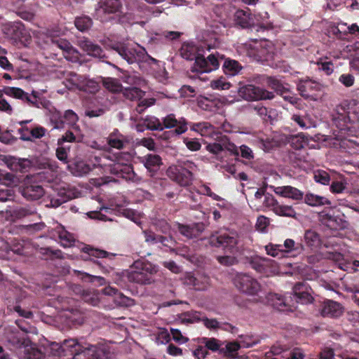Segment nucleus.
I'll return each mask as SVG.
<instances>
[{
  "label": "nucleus",
  "mask_w": 359,
  "mask_h": 359,
  "mask_svg": "<svg viewBox=\"0 0 359 359\" xmlns=\"http://www.w3.org/2000/svg\"><path fill=\"white\" fill-rule=\"evenodd\" d=\"M180 55L187 60H195L191 67L193 72H210L219 68L218 58L215 54H210L206 58L200 53L197 46L184 42L180 49Z\"/></svg>",
  "instance_id": "1"
},
{
  "label": "nucleus",
  "mask_w": 359,
  "mask_h": 359,
  "mask_svg": "<svg viewBox=\"0 0 359 359\" xmlns=\"http://www.w3.org/2000/svg\"><path fill=\"white\" fill-rule=\"evenodd\" d=\"M59 355H72V359H100V349L77 339L64 340L60 344H55Z\"/></svg>",
  "instance_id": "2"
},
{
  "label": "nucleus",
  "mask_w": 359,
  "mask_h": 359,
  "mask_svg": "<svg viewBox=\"0 0 359 359\" xmlns=\"http://www.w3.org/2000/svg\"><path fill=\"white\" fill-rule=\"evenodd\" d=\"M94 167H100L104 172L109 173L126 180L136 181L137 175L131 164L122 163L108 155L95 158Z\"/></svg>",
  "instance_id": "3"
},
{
  "label": "nucleus",
  "mask_w": 359,
  "mask_h": 359,
  "mask_svg": "<svg viewBox=\"0 0 359 359\" xmlns=\"http://www.w3.org/2000/svg\"><path fill=\"white\" fill-rule=\"evenodd\" d=\"M208 243L224 254L236 255L240 252V236L236 231H215L208 238Z\"/></svg>",
  "instance_id": "4"
},
{
  "label": "nucleus",
  "mask_w": 359,
  "mask_h": 359,
  "mask_svg": "<svg viewBox=\"0 0 359 359\" xmlns=\"http://www.w3.org/2000/svg\"><path fill=\"white\" fill-rule=\"evenodd\" d=\"M133 270L128 273L130 282L141 285H149L154 282V275L158 270L156 266L149 262L136 261L133 265Z\"/></svg>",
  "instance_id": "5"
},
{
  "label": "nucleus",
  "mask_w": 359,
  "mask_h": 359,
  "mask_svg": "<svg viewBox=\"0 0 359 359\" xmlns=\"http://www.w3.org/2000/svg\"><path fill=\"white\" fill-rule=\"evenodd\" d=\"M245 46L247 55L257 62H267L273 58L274 46L269 40H256Z\"/></svg>",
  "instance_id": "6"
},
{
  "label": "nucleus",
  "mask_w": 359,
  "mask_h": 359,
  "mask_svg": "<svg viewBox=\"0 0 359 359\" xmlns=\"http://www.w3.org/2000/svg\"><path fill=\"white\" fill-rule=\"evenodd\" d=\"M238 94L243 99L248 101L272 100L275 97L273 92L252 84L240 87Z\"/></svg>",
  "instance_id": "7"
},
{
  "label": "nucleus",
  "mask_w": 359,
  "mask_h": 359,
  "mask_svg": "<svg viewBox=\"0 0 359 359\" xmlns=\"http://www.w3.org/2000/svg\"><path fill=\"white\" fill-rule=\"evenodd\" d=\"M235 286L242 292L249 295H255L261 290L258 281L247 273H238L234 279Z\"/></svg>",
  "instance_id": "8"
},
{
  "label": "nucleus",
  "mask_w": 359,
  "mask_h": 359,
  "mask_svg": "<svg viewBox=\"0 0 359 359\" xmlns=\"http://www.w3.org/2000/svg\"><path fill=\"white\" fill-rule=\"evenodd\" d=\"M107 48L115 50L128 64H133L140 60L142 52L130 47L122 42H111L107 45Z\"/></svg>",
  "instance_id": "9"
},
{
  "label": "nucleus",
  "mask_w": 359,
  "mask_h": 359,
  "mask_svg": "<svg viewBox=\"0 0 359 359\" xmlns=\"http://www.w3.org/2000/svg\"><path fill=\"white\" fill-rule=\"evenodd\" d=\"M167 175L181 187L189 186L193 180V173L182 166H170L167 170Z\"/></svg>",
  "instance_id": "10"
},
{
  "label": "nucleus",
  "mask_w": 359,
  "mask_h": 359,
  "mask_svg": "<svg viewBox=\"0 0 359 359\" xmlns=\"http://www.w3.org/2000/svg\"><path fill=\"white\" fill-rule=\"evenodd\" d=\"M217 140V142L210 143L206 146V149L209 152L217 156L226 149L234 156H238V147L233 143L230 142L226 136L219 134Z\"/></svg>",
  "instance_id": "11"
},
{
  "label": "nucleus",
  "mask_w": 359,
  "mask_h": 359,
  "mask_svg": "<svg viewBox=\"0 0 359 359\" xmlns=\"http://www.w3.org/2000/svg\"><path fill=\"white\" fill-rule=\"evenodd\" d=\"M3 31L8 37L15 41L26 39L28 35L24 24L20 20L6 23L3 27Z\"/></svg>",
  "instance_id": "12"
},
{
  "label": "nucleus",
  "mask_w": 359,
  "mask_h": 359,
  "mask_svg": "<svg viewBox=\"0 0 359 359\" xmlns=\"http://www.w3.org/2000/svg\"><path fill=\"white\" fill-rule=\"evenodd\" d=\"M189 122L184 117L177 119L174 114H170L163 118L162 125L164 128H172L175 127V133L182 135L188 129Z\"/></svg>",
  "instance_id": "13"
},
{
  "label": "nucleus",
  "mask_w": 359,
  "mask_h": 359,
  "mask_svg": "<svg viewBox=\"0 0 359 359\" xmlns=\"http://www.w3.org/2000/svg\"><path fill=\"white\" fill-rule=\"evenodd\" d=\"M341 304L333 300H325L321 305L320 314L327 318H338L343 313Z\"/></svg>",
  "instance_id": "14"
},
{
  "label": "nucleus",
  "mask_w": 359,
  "mask_h": 359,
  "mask_svg": "<svg viewBox=\"0 0 359 359\" xmlns=\"http://www.w3.org/2000/svg\"><path fill=\"white\" fill-rule=\"evenodd\" d=\"M79 46L90 56L98 58L102 61L107 57L102 48L88 39L79 40Z\"/></svg>",
  "instance_id": "15"
},
{
  "label": "nucleus",
  "mask_w": 359,
  "mask_h": 359,
  "mask_svg": "<svg viewBox=\"0 0 359 359\" xmlns=\"http://www.w3.org/2000/svg\"><path fill=\"white\" fill-rule=\"evenodd\" d=\"M215 55L218 58L219 62V60H224L222 65V69L226 75L233 76L240 74L243 69V66L237 60L229 57L225 58L223 55H220L218 53Z\"/></svg>",
  "instance_id": "16"
},
{
  "label": "nucleus",
  "mask_w": 359,
  "mask_h": 359,
  "mask_svg": "<svg viewBox=\"0 0 359 359\" xmlns=\"http://www.w3.org/2000/svg\"><path fill=\"white\" fill-rule=\"evenodd\" d=\"M273 264H275L274 261L266 257H262L259 256L252 257L249 262V264L252 269H255L259 273H264L266 275L269 272L272 271L271 268Z\"/></svg>",
  "instance_id": "17"
},
{
  "label": "nucleus",
  "mask_w": 359,
  "mask_h": 359,
  "mask_svg": "<svg viewBox=\"0 0 359 359\" xmlns=\"http://www.w3.org/2000/svg\"><path fill=\"white\" fill-rule=\"evenodd\" d=\"M141 162L144 164L150 176L153 177L163 164L161 156L158 154H149L143 156Z\"/></svg>",
  "instance_id": "18"
},
{
  "label": "nucleus",
  "mask_w": 359,
  "mask_h": 359,
  "mask_svg": "<svg viewBox=\"0 0 359 359\" xmlns=\"http://www.w3.org/2000/svg\"><path fill=\"white\" fill-rule=\"evenodd\" d=\"M320 90V85L311 79L301 80L297 84V90L300 95L306 99L313 96L315 91Z\"/></svg>",
  "instance_id": "19"
},
{
  "label": "nucleus",
  "mask_w": 359,
  "mask_h": 359,
  "mask_svg": "<svg viewBox=\"0 0 359 359\" xmlns=\"http://www.w3.org/2000/svg\"><path fill=\"white\" fill-rule=\"evenodd\" d=\"M67 168L69 172L76 177H83L90 172L92 170L90 165L81 158H75L70 162Z\"/></svg>",
  "instance_id": "20"
},
{
  "label": "nucleus",
  "mask_w": 359,
  "mask_h": 359,
  "mask_svg": "<svg viewBox=\"0 0 359 359\" xmlns=\"http://www.w3.org/2000/svg\"><path fill=\"white\" fill-rule=\"evenodd\" d=\"M188 126L191 130L198 133L201 136L213 137L215 135V140L219 138V134L215 133V127L208 122H189Z\"/></svg>",
  "instance_id": "21"
},
{
  "label": "nucleus",
  "mask_w": 359,
  "mask_h": 359,
  "mask_svg": "<svg viewBox=\"0 0 359 359\" xmlns=\"http://www.w3.org/2000/svg\"><path fill=\"white\" fill-rule=\"evenodd\" d=\"M177 226L179 232L187 238H197L203 231V225L199 223L191 225L177 223Z\"/></svg>",
  "instance_id": "22"
},
{
  "label": "nucleus",
  "mask_w": 359,
  "mask_h": 359,
  "mask_svg": "<svg viewBox=\"0 0 359 359\" xmlns=\"http://www.w3.org/2000/svg\"><path fill=\"white\" fill-rule=\"evenodd\" d=\"M20 192L27 200L36 201L44 194L43 188L39 184H28L21 188Z\"/></svg>",
  "instance_id": "23"
},
{
  "label": "nucleus",
  "mask_w": 359,
  "mask_h": 359,
  "mask_svg": "<svg viewBox=\"0 0 359 359\" xmlns=\"http://www.w3.org/2000/svg\"><path fill=\"white\" fill-rule=\"evenodd\" d=\"M121 8L120 0H100L97 13L114 14L119 12Z\"/></svg>",
  "instance_id": "24"
},
{
  "label": "nucleus",
  "mask_w": 359,
  "mask_h": 359,
  "mask_svg": "<svg viewBox=\"0 0 359 359\" xmlns=\"http://www.w3.org/2000/svg\"><path fill=\"white\" fill-rule=\"evenodd\" d=\"M233 22L236 26L241 28H248L253 24V19L250 10H237L233 15Z\"/></svg>",
  "instance_id": "25"
},
{
  "label": "nucleus",
  "mask_w": 359,
  "mask_h": 359,
  "mask_svg": "<svg viewBox=\"0 0 359 359\" xmlns=\"http://www.w3.org/2000/svg\"><path fill=\"white\" fill-rule=\"evenodd\" d=\"M187 284L192 285L196 290H205L209 285V278L202 275L197 276L189 273L185 278Z\"/></svg>",
  "instance_id": "26"
},
{
  "label": "nucleus",
  "mask_w": 359,
  "mask_h": 359,
  "mask_svg": "<svg viewBox=\"0 0 359 359\" xmlns=\"http://www.w3.org/2000/svg\"><path fill=\"white\" fill-rule=\"evenodd\" d=\"M275 191L281 196L290 198L294 200H302L304 197V193L302 191L291 186L277 187Z\"/></svg>",
  "instance_id": "27"
},
{
  "label": "nucleus",
  "mask_w": 359,
  "mask_h": 359,
  "mask_svg": "<svg viewBox=\"0 0 359 359\" xmlns=\"http://www.w3.org/2000/svg\"><path fill=\"white\" fill-rule=\"evenodd\" d=\"M86 76L78 74L75 72H71L68 73L67 78L65 81V86L69 90L78 89L80 90L83 85Z\"/></svg>",
  "instance_id": "28"
},
{
  "label": "nucleus",
  "mask_w": 359,
  "mask_h": 359,
  "mask_svg": "<svg viewBox=\"0 0 359 359\" xmlns=\"http://www.w3.org/2000/svg\"><path fill=\"white\" fill-rule=\"evenodd\" d=\"M304 199L306 204L312 207H318L325 205H330L332 204L331 201L328 198L312 193H307Z\"/></svg>",
  "instance_id": "29"
},
{
  "label": "nucleus",
  "mask_w": 359,
  "mask_h": 359,
  "mask_svg": "<svg viewBox=\"0 0 359 359\" xmlns=\"http://www.w3.org/2000/svg\"><path fill=\"white\" fill-rule=\"evenodd\" d=\"M319 218L322 224H323L330 229L337 230L341 227V219L338 220V219L336 217L330 213L321 212L319 214Z\"/></svg>",
  "instance_id": "30"
},
{
  "label": "nucleus",
  "mask_w": 359,
  "mask_h": 359,
  "mask_svg": "<svg viewBox=\"0 0 359 359\" xmlns=\"http://www.w3.org/2000/svg\"><path fill=\"white\" fill-rule=\"evenodd\" d=\"M103 292L106 295L109 296H117L120 299V300H116L118 304L121 306H129L133 304V300L129 297L124 296L122 293H121L118 289L116 287H113L111 286L106 287L103 289Z\"/></svg>",
  "instance_id": "31"
},
{
  "label": "nucleus",
  "mask_w": 359,
  "mask_h": 359,
  "mask_svg": "<svg viewBox=\"0 0 359 359\" xmlns=\"http://www.w3.org/2000/svg\"><path fill=\"white\" fill-rule=\"evenodd\" d=\"M283 245V254L284 253H292V256H296L301 254L304 247L301 243H296L294 240L287 238L284 241Z\"/></svg>",
  "instance_id": "32"
},
{
  "label": "nucleus",
  "mask_w": 359,
  "mask_h": 359,
  "mask_svg": "<svg viewBox=\"0 0 359 359\" xmlns=\"http://www.w3.org/2000/svg\"><path fill=\"white\" fill-rule=\"evenodd\" d=\"M57 233L58 235L61 245H62L64 248L70 247L74 243L75 238L74 235L68 232L63 226L57 227Z\"/></svg>",
  "instance_id": "33"
},
{
  "label": "nucleus",
  "mask_w": 359,
  "mask_h": 359,
  "mask_svg": "<svg viewBox=\"0 0 359 359\" xmlns=\"http://www.w3.org/2000/svg\"><path fill=\"white\" fill-rule=\"evenodd\" d=\"M145 93L137 87L123 88L121 95L126 100L130 101L140 100Z\"/></svg>",
  "instance_id": "34"
},
{
  "label": "nucleus",
  "mask_w": 359,
  "mask_h": 359,
  "mask_svg": "<svg viewBox=\"0 0 359 359\" xmlns=\"http://www.w3.org/2000/svg\"><path fill=\"white\" fill-rule=\"evenodd\" d=\"M107 142L111 147L121 149L124 147L123 135L116 130V132L111 133L107 138Z\"/></svg>",
  "instance_id": "35"
},
{
  "label": "nucleus",
  "mask_w": 359,
  "mask_h": 359,
  "mask_svg": "<svg viewBox=\"0 0 359 359\" xmlns=\"http://www.w3.org/2000/svg\"><path fill=\"white\" fill-rule=\"evenodd\" d=\"M82 250L89 256L95 257L97 258H111L112 257L115 256V254L110 253L103 250L95 248L90 245H86L83 247Z\"/></svg>",
  "instance_id": "36"
},
{
  "label": "nucleus",
  "mask_w": 359,
  "mask_h": 359,
  "mask_svg": "<svg viewBox=\"0 0 359 359\" xmlns=\"http://www.w3.org/2000/svg\"><path fill=\"white\" fill-rule=\"evenodd\" d=\"M346 24H341L339 25H332L327 29L328 36L334 37L337 39L344 40L347 36V30L343 29Z\"/></svg>",
  "instance_id": "37"
},
{
  "label": "nucleus",
  "mask_w": 359,
  "mask_h": 359,
  "mask_svg": "<svg viewBox=\"0 0 359 359\" xmlns=\"http://www.w3.org/2000/svg\"><path fill=\"white\" fill-rule=\"evenodd\" d=\"M291 120L302 129H307L311 127L310 118L306 113L304 114L300 113L293 114L291 116Z\"/></svg>",
  "instance_id": "38"
},
{
  "label": "nucleus",
  "mask_w": 359,
  "mask_h": 359,
  "mask_svg": "<svg viewBox=\"0 0 359 359\" xmlns=\"http://www.w3.org/2000/svg\"><path fill=\"white\" fill-rule=\"evenodd\" d=\"M52 43L67 54L78 53V51L74 48L72 44L65 39L58 38L52 39Z\"/></svg>",
  "instance_id": "39"
},
{
  "label": "nucleus",
  "mask_w": 359,
  "mask_h": 359,
  "mask_svg": "<svg viewBox=\"0 0 359 359\" xmlns=\"http://www.w3.org/2000/svg\"><path fill=\"white\" fill-rule=\"evenodd\" d=\"M273 210L276 215L281 217H295L297 214L291 205L276 204Z\"/></svg>",
  "instance_id": "40"
},
{
  "label": "nucleus",
  "mask_w": 359,
  "mask_h": 359,
  "mask_svg": "<svg viewBox=\"0 0 359 359\" xmlns=\"http://www.w3.org/2000/svg\"><path fill=\"white\" fill-rule=\"evenodd\" d=\"M290 144L292 148L299 150L304 148L309 144V138L301 133L291 137Z\"/></svg>",
  "instance_id": "41"
},
{
  "label": "nucleus",
  "mask_w": 359,
  "mask_h": 359,
  "mask_svg": "<svg viewBox=\"0 0 359 359\" xmlns=\"http://www.w3.org/2000/svg\"><path fill=\"white\" fill-rule=\"evenodd\" d=\"M202 314L198 311H188L181 314L180 319L182 323H195L201 321Z\"/></svg>",
  "instance_id": "42"
},
{
  "label": "nucleus",
  "mask_w": 359,
  "mask_h": 359,
  "mask_svg": "<svg viewBox=\"0 0 359 359\" xmlns=\"http://www.w3.org/2000/svg\"><path fill=\"white\" fill-rule=\"evenodd\" d=\"M304 241L309 247H318L320 244L319 234L313 230H306L304 233Z\"/></svg>",
  "instance_id": "43"
},
{
  "label": "nucleus",
  "mask_w": 359,
  "mask_h": 359,
  "mask_svg": "<svg viewBox=\"0 0 359 359\" xmlns=\"http://www.w3.org/2000/svg\"><path fill=\"white\" fill-rule=\"evenodd\" d=\"M103 86L109 91L121 94L123 89L121 83L116 79L107 78L103 80Z\"/></svg>",
  "instance_id": "44"
},
{
  "label": "nucleus",
  "mask_w": 359,
  "mask_h": 359,
  "mask_svg": "<svg viewBox=\"0 0 359 359\" xmlns=\"http://www.w3.org/2000/svg\"><path fill=\"white\" fill-rule=\"evenodd\" d=\"M100 88V86L97 81H95L94 79H88L86 76L80 91L95 94L99 90Z\"/></svg>",
  "instance_id": "45"
},
{
  "label": "nucleus",
  "mask_w": 359,
  "mask_h": 359,
  "mask_svg": "<svg viewBox=\"0 0 359 359\" xmlns=\"http://www.w3.org/2000/svg\"><path fill=\"white\" fill-rule=\"evenodd\" d=\"M270 299L271 301L272 306L279 311H287L289 310V306L287 305L285 297L278 294H273L271 295Z\"/></svg>",
  "instance_id": "46"
},
{
  "label": "nucleus",
  "mask_w": 359,
  "mask_h": 359,
  "mask_svg": "<svg viewBox=\"0 0 359 359\" xmlns=\"http://www.w3.org/2000/svg\"><path fill=\"white\" fill-rule=\"evenodd\" d=\"M266 83L269 88L274 90L279 95L283 93V91L288 89V88L285 86L281 81L273 76L267 77Z\"/></svg>",
  "instance_id": "47"
},
{
  "label": "nucleus",
  "mask_w": 359,
  "mask_h": 359,
  "mask_svg": "<svg viewBox=\"0 0 359 359\" xmlns=\"http://www.w3.org/2000/svg\"><path fill=\"white\" fill-rule=\"evenodd\" d=\"M202 343L205 344V347L206 350L212 351V352L218 351L220 353V350L222 349V344L219 340L215 338H202Z\"/></svg>",
  "instance_id": "48"
},
{
  "label": "nucleus",
  "mask_w": 359,
  "mask_h": 359,
  "mask_svg": "<svg viewBox=\"0 0 359 359\" xmlns=\"http://www.w3.org/2000/svg\"><path fill=\"white\" fill-rule=\"evenodd\" d=\"M241 346L238 342L232 341L227 343L224 347L222 346L220 354H223L226 357L234 358L237 351L240 349Z\"/></svg>",
  "instance_id": "49"
},
{
  "label": "nucleus",
  "mask_w": 359,
  "mask_h": 359,
  "mask_svg": "<svg viewBox=\"0 0 359 359\" xmlns=\"http://www.w3.org/2000/svg\"><path fill=\"white\" fill-rule=\"evenodd\" d=\"M3 93L6 95L20 99L24 101L27 93H25L22 89L16 87L5 86L3 90Z\"/></svg>",
  "instance_id": "50"
},
{
  "label": "nucleus",
  "mask_w": 359,
  "mask_h": 359,
  "mask_svg": "<svg viewBox=\"0 0 359 359\" xmlns=\"http://www.w3.org/2000/svg\"><path fill=\"white\" fill-rule=\"evenodd\" d=\"M147 128L151 130H163L162 122L155 116H147L144 120Z\"/></svg>",
  "instance_id": "51"
},
{
  "label": "nucleus",
  "mask_w": 359,
  "mask_h": 359,
  "mask_svg": "<svg viewBox=\"0 0 359 359\" xmlns=\"http://www.w3.org/2000/svg\"><path fill=\"white\" fill-rule=\"evenodd\" d=\"M92 23L91 18L86 15L77 17L74 21L76 27L81 32L88 30L91 27Z\"/></svg>",
  "instance_id": "52"
},
{
  "label": "nucleus",
  "mask_w": 359,
  "mask_h": 359,
  "mask_svg": "<svg viewBox=\"0 0 359 359\" xmlns=\"http://www.w3.org/2000/svg\"><path fill=\"white\" fill-rule=\"evenodd\" d=\"M71 199L69 196L65 194H60L56 196L50 197V203L46 204L47 207L57 208L62 203Z\"/></svg>",
  "instance_id": "53"
},
{
  "label": "nucleus",
  "mask_w": 359,
  "mask_h": 359,
  "mask_svg": "<svg viewBox=\"0 0 359 359\" xmlns=\"http://www.w3.org/2000/svg\"><path fill=\"white\" fill-rule=\"evenodd\" d=\"M265 250L268 255L273 257L283 256V245L280 244L269 243L265 246Z\"/></svg>",
  "instance_id": "54"
},
{
  "label": "nucleus",
  "mask_w": 359,
  "mask_h": 359,
  "mask_svg": "<svg viewBox=\"0 0 359 359\" xmlns=\"http://www.w3.org/2000/svg\"><path fill=\"white\" fill-rule=\"evenodd\" d=\"M216 259L221 265L224 266H231L238 263L236 255L229 254L219 255L216 257Z\"/></svg>",
  "instance_id": "55"
},
{
  "label": "nucleus",
  "mask_w": 359,
  "mask_h": 359,
  "mask_svg": "<svg viewBox=\"0 0 359 359\" xmlns=\"http://www.w3.org/2000/svg\"><path fill=\"white\" fill-rule=\"evenodd\" d=\"M63 118L65 121V124L66 123L72 127L76 126L79 120L77 114L71 109H68L65 111L63 114Z\"/></svg>",
  "instance_id": "56"
},
{
  "label": "nucleus",
  "mask_w": 359,
  "mask_h": 359,
  "mask_svg": "<svg viewBox=\"0 0 359 359\" xmlns=\"http://www.w3.org/2000/svg\"><path fill=\"white\" fill-rule=\"evenodd\" d=\"M25 245V241L14 238L13 241H11V249L15 254L23 255Z\"/></svg>",
  "instance_id": "57"
},
{
  "label": "nucleus",
  "mask_w": 359,
  "mask_h": 359,
  "mask_svg": "<svg viewBox=\"0 0 359 359\" xmlns=\"http://www.w3.org/2000/svg\"><path fill=\"white\" fill-rule=\"evenodd\" d=\"M270 224V219L266 216L259 215L257 219L256 229L260 232H266Z\"/></svg>",
  "instance_id": "58"
},
{
  "label": "nucleus",
  "mask_w": 359,
  "mask_h": 359,
  "mask_svg": "<svg viewBox=\"0 0 359 359\" xmlns=\"http://www.w3.org/2000/svg\"><path fill=\"white\" fill-rule=\"evenodd\" d=\"M284 100L290 102L292 105L297 106L299 104L300 99L295 96V95L288 88L280 95Z\"/></svg>",
  "instance_id": "59"
},
{
  "label": "nucleus",
  "mask_w": 359,
  "mask_h": 359,
  "mask_svg": "<svg viewBox=\"0 0 359 359\" xmlns=\"http://www.w3.org/2000/svg\"><path fill=\"white\" fill-rule=\"evenodd\" d=\"M314 180L318 183L327 185L330 183V177L326 171L318 170L314 174Z\"/></svg>",
  "instance_id": "60"
},
{
  "label": "nucleus",
  "mask_w": 359,
  "mask_h": 359,
  "mask_svg": "<svg viewBox=\"0 0 359 359\" xmlns=\"http://www.w3.org/2000/svg\"><path fill=\"white\" fill-rule=\"evenodd\" d=\"M50 121L54 125V128L57 129L64 128L65 127V121L63 118V115H62L60 112L54 113L50 118Z\"/></svg>",
  "instance_id": "61"
},
{
  "label": "nucleus",
  "mask_w": 359,
  "mask_h": 359,
  "mask_svg": "<svg viewBox=\"0 0 359 359\" xmlns=\"http://www.w3.org/2000/svg\"><path fill=\"white\" fill-rule=\"evenodd\" d=\"M339 81L345 87L349 88L353 86L355 77L349 73L342 74L339 78Z\"/></svg>",
  "instance_id": "62"
},
{
  "label": "nucleus",
  "mask_w": 359,
  "mask_h": 359,
  "mask_svg": "<svg viewBox=\"0 0 359 359\" xmlns=\"http://www.w3.org/2000/svg\"><path fill=\"white\" fill-rule=\"evenodd\" d=\"M144 233L147 243L152 245L159 243L161 235L156 234L151 231H146Z\"/></svg>",
  "instance_id": "63"
},
{
  "label": "nucleus",
  "mask_w": 359,
  "mask_h": 359,
  "mask_svg": "<svg viewBox=\"0 0 359 359\" xmlns=\"http://www.w3.org/2000/svg\"><path fill=\"white\" fill-rule=\"evenodd\" d=\"M346 182L343 181H333L330 185V191L334 194H340L346 189Z\"/></svg>",
  "instance_id": "64"
}]
</instances>
